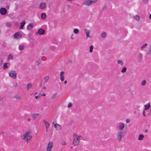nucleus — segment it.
<instances>
[{"instance_id":"obj_1","label":"nucleus","mask_w":151,"mask_h":151,"mask_svg":"<svg viewBox=\"0 0 151 151\" xmlns=\"http://www.w3.org/2000/svg\"><path fill=\"white\" fill-rule=\"evenodd\" d=\"M31 133V131L30 130L25 132L23 135L21 136L22 139L23 140L26 139V142L27 143L32 138V136L29 135Z\"/></svg>"},{"instance_id":"obj_2","label":"nucleus","mask_w":151,"mask_h":151,"mask_svg":"<svg viewBox=\"0 0 151 151\" xmlns=\"http://www.w3.org/2000/svg\"><path fill=\"white\" fill-rule=\"evenodd\" d=\"M126 132H123V131L118 130L116 132V137L117 140L119 142L122 140V138L124 137L125 134Z\"/></svg>"},{"instance_id":"obj_3","label":"nucleus","mask_w":151,"mask_h":151,"mask_svg":"<svg viewBox=\"0 0 151 151\" xmlns=\"http://www.w3.org/2000/svg\"><path fill=\"white\" fill-rule=\"evenodd\" d=\"M73 143L75 146L78 145L80 141V138L81 137V136H78L76 134L73 135Z\"/></svg>"},{"instance_id":"obj_4","label":"nucleus","mask_w":151,"mask_h":151,"mask_svg":"<svg viewBox=\"0 0 151 151\" xmlns=\"http://www.w3.org/2000/svg\"><path fill=\"white\" fill-rule=\"evenodd\" d=\"M97 1V0H87L85 1L84 3L83 4L84 5L89 6H90L91 4L95 3Z\"/></svg>"},{"instance_id":"obj_5","label":"nucleus","mask_w":151,"mask_h":151,"mask_svg":"<svg viewBox=\"0 0 151 151\" xmlns=\"http://www.w3.org/2000/svg\"><path fill=\"white\" fill-rule=\"evenodd\" d=\"M10 77L14 79H15L17 77V73L16 72L13 70H12L9 71V73Z\"/></svg>"},{"instance_id":"obj_6","label":"nucleus","mask_w":151,"mask_h":151,"mask_svg":"<svg viewBox=\"0 0 151 151\" xmlns=\"http://www.w3.org/2000/svg\"><path fill=\"white\" fill-rule=\"evenodd\" d=\"M53 146V143L52 142H50L47 145V147L46 149L47 151H51L52 149Z\"/></svg>"},{"instance_id":"obj_7","label":"nucleus","mask_w":151,"mask_h":151,"mask_svg":"<svg viewBox=\"0 0 151 151\" xmlns=\"http://www.w3.org/2000/svg\"><path fill=\"white\" fill-rule=\"evenodd\" d=\"M7 12V10L5 8H2L0 9V13L2 15L6 14Z\"/></svg>"},{"instance_id":"obj_8","label":"nucleus","mask_w":151,"mask_h":151,"mask_svg":"<svg viewBox=\"0 0 151 151\" xmlns=\"http://www.w3.org/2000/svg\"><path fill=\"white\" fill-rule=\"evenodd\" d=\"M65 74V72L64 71H61L60 73V78L61 81H64V75Z\"/></svg>"},{"instance_id":"obj_9","label":"nucleus","mask_w":151,"mask_h":151,"mask_svg":"<svg viewBox=\"0 0 151 151\" xmlns=\"http://www.w3.org/2000/svg\"><path fill=\"white\" fill-rule=\"evenodd\" d=\"M124 127V124L123 123H120L119 126V131H122Z\"/></svg>"},{"instance_id":"obj_10","label":"nucleus","mask_w":151,"mask_h":151,"mask_svg":"<svg viewBox=\"0 0 151 151\" xmlns=\"http://www.w3.org/2000/svg\"><path fill=\"white\" fill-rule=\"evenodd\" d=\"M14 36L15 38L19 39L21 37L22 35L20 32H17L15 33Z\"/></svg>"},{"instance_id":"obj_11","label":"nucleus","mask_w":151,"mask_h":151,"mask_svg":"<svg viewBox=\"0 0 151 151\" xmlns=\"http://www.w3.org/2000/svg\"><path fill=\"white\" fill-rule=\"evenodd\" d=\"M45 33V31L42 29L40 28L38 29L37 33L40 35L44 34Z\"/></svg>"},{"instance_id":"obj_12","label":"nucleus","mask_w":151,"mask_h":151,"mask_svg":"<svg viewBox=\"0 0 151 151\" xmlns=\"http://www.w3.org/2000/svg\"><path fill=\"white\" fill-rule=\"evenodd\" d=\"M40 114H31V116L34 120H35L38 116H39Z\"/></svg>"},{"instance_id":"obj_13","label":"nucleus","mask_w":151,"mask_h":151,"mask_svg":"<svg viewBox=\"0 0 151 151\" xmlns=\"http://www.w3.org/2000/svg\"><path fill=\"white\" fill-rule=\"evenodd\" d=\"M46 6V4L45 3H42L40 4L39 8L41 9H43L45 8Z\"/></svg>"},{"instance_id":"obj_14","label":"nucleus","mask_w":151,"mask_h":151,"mask_svg":"<svg viewBox=\"0 0 151 151\" xmlns=\"http://www.w3.org/2000/svg\"><path fill=\"white\" fill-rule=\"evenodd\" d=\"M144 110H147L149 109L150 107V103H148L147 104L144 105Z\"/></svg>"},{"instance_id":"obj_15","label":"nucleus","mask_w":151,"mask_h":151,"mask_svg":"<svg viewBox=\"0 0 151 151\" xmlns=\"http://www.w3.org/2000/svg\"><path fill=\"white\" fill-rule=\"evenodd\" d=\"M84 31L85 32V33H86L87 38L90 37V36H89V34H90V31L88 29H84Z\"/></svg>"},{"instance_id":"obj_16","label":"nucleus","mask_w":151,"mask_h":151,"mask_svg":"<svg viewBox=\"0 0 151 151\" xmlns=\"http://www.w3.org/2000/svg\"><path fill=\"white\" fill-rule=\"evenodd\" d=\"M25 24V20L22 21V22L21 23V25L19 27L20 29H23L24 25Z\"/></svg>"},{"instance_id":"obj_17","label":"nucleus","mask_w":151,"mask_h":151,"mask_svg":"<svg viewBox=\"0 0 151 151\" xmlns=\"http://www.w3.org/2000/svg\"><path fill=\"white\" fill-rule=\"evenodd\" d=\"M57 93H55L52 95L51 96V99L52 100H54L56 97L57 95Z\"/></svg>"},{"instance_id":"obj_18","label":"nucleus","mask_w":151,"mask_h":151,"mask_svg":"<svg viewBox=\"0 0 151 151\" xmlns=\"http://www.w3.org/2000/svg\"><path fill=\"white\" fill-rule=\"evenodd\" d=\"M33 27V25L32 24H29L27 27V29L28 30H30Z\"/></svg>"},{"instance_id":"obj_19","label":"nucleus","mask_w":151,"mask_h":151,"mask_svg":"<svg viewBox=\"0 0 151 151\" xmlns=\"http://www.w3.org/2000/svg\"><path fill=\"white\" fill-rule=\"evenodd\" d=\"M144 136L142 134H140L139 136L138 139L139 140H142L143 139Z\"/></svg>"},{"instance_id":"obj_20","label":"nucleus","mask_w":151,"mask_h":151,"mask_svg":"<svg viewBox=\"0 0 151 151\" xmlns=\"http://www.w3.org/2000/svg\"><path fill=\"white\" fill-rule=\"evenodd\" d=\"M133 17L134 19H135L137 21H139L140 20V17L139 15H136V16H134Z\"/></svg>"},{"instance_id":"obj_21","label":"nucleus","mask_w":151,"mask_h":151,"mask_svg":"<svg viewBox=\"0 0 151 151\" xmlns=\"http://www.w3.org/2000/svg\"><path fill=\"white\" fill-rule=\"evenodd\" d=\"M49 77L48 76H46L44 78V84H45V83H46L47 82V81L49 79Z\"/></svg>"},{"instance_id":"obj_22","label":"nucleus","mask_w":151,"mask_h":151,"mask_svg":"<svg viewBox=\"0 0 151 151\" xmlns=\"http://www.w3.org/2000/svg\"><path fill=\"white\" fill-rule=\"evenodd\" d=\"M137 58L139 60L141 61L142 58V56L141 53H140L137 56Z\"/></svg>"},{"instance_id":"obj_23","label":"nucleus","mask_w":151,"mask_h":151,"mask_svg":"<svg viewBox=\"0 0 151 151\" xmlns=\"http://www.w3.org/2000/svg\"><path fill=\"white\" fill-rule=\"evenodd\" d=\"M146 53L147 55H151V46H150L148 50L147 51Z\"/></svg>"},{"instance_id":"obj_24","label":"nucleus","mask_w":151,"mask_h":151,"mask_svg":"<svg viewBox=\"0 0 151 151\" xmlns=\"http://www.w3.org/2000/svg\"><path fill=\"white\" fill-rule=\"evenodd\" d=\"M8 60H13V56L12 55V54H10L8 56Z\"/></svg>"},{"instance_id":"obj_25","label":"nucleus","mask_w":151,"mask_h":151,"mask_svg":"<svg viewBox=\"0 0 151 151\" xmlns=\"http://www.w3.org/2000/svg\"><path fill=\"white\" fill-rule=\"evenodd\" d=\"M24 46L22 45H20L19 46V49L20 50H22L24 49Z\"/></svg>"},{"instance_id":"obj_26","label":"nucleus","mask_w":151,"mask_h":151,"mask_svg":"<svg viewBox=\"0 0 151 151\" xmlns=\"http://www.w3.org/2000/svg\"><path fill=\"white\" fill-rule=\"evenodd\" d=\"M46 14L45 13H42L41 14V17L42 19H45L46 17Z\"/></svg>"},{"instance_id":"obj_27","label":"nucleus","mask_w":151,"mask_h":151,"mask_svg":"<svg viewBox=\"0 0 151 151\" xmlns=\"http://www.w3.org/2000/svg\"><path fill=\"white\" fill-rule=\"evenodd\" d=\"M101 36L103 38H105L106 36V34L105 32H103L101 34Z\"/></svg>"},{"instance_id":"obj_28","label":"nucleus","mask_w":151,"mask_h":151,"mask_svg":"<svg viewBox=\"0 0 151 151\" xmlns=\"http://www.w3.org/2000/svg\"><path fill=\"white\" fill-rule=\"evenodd\" d=\"M117 63L118 64L120 65H121L122 66L123 65V63L122 61L121 60H118L117 61Z\"/></svg>"},{"instance_id":"obj_29","label":"nucleus","mask_w":151,"mask_h":151,"mask_svg":"<svg viewBox=\"0 0 151 151\" xmlns=\"http://www.w3.org/2000/svg\"><path fill=\"white\" fill-rule=\"evenodd\" d=\"M32 84L31 83H29L27 85V90H28L29 88H31L32 87Z\"/></svg>"},{"instance_id":"obj_30","label":"nucleus","mask_w":151,"mask_h":151,"mask_svg":"<svg viewBox=\"0 0 151 151\" xmlns=\"http://www.w3.org/2000/svg\"><path fill=\"white\" fill-rule=\"evenodd\" d=\"M146 81L145 80H143L141 82V85L142 86H144L146 85Z\"/></svg>"},{"instance_id":"obj_31","label":"nucleus","mask_w":151,"mask_h":151,"mask_svg":"<svg viewBox=\"0 0 151 151\" xmlns=\"http://www.w3.org/2000/svg\"><path fill=\"white\" fill-rule=\"evenodd\" d=\"M6 26L8 27H10L12 26V23L10 22H7L6 24Z\"/></svg>"},{"instance_id":"obj_32","label":"nucleus","mask_w":151,"mask_h":151,"mask_svg":"<svg viewBox=\"0 0 151 151\" xmlns=\"http://www.w3.org/2000/svg\"><path fill=\"white\" fill-rule=\"evenodd\" d=\"M8 63H4L3 65V68L4 69H5L6 68H8V66L7 65Z\"/></svg>"},{"instance_id":"obj_33","label":"nucleus","mask_w":151,"mask_h":151,"mask_svg":"<svg viewBox=\"0 0 151 151\" xmlns=\"http://www.w3.org/2000/svg\"><path fill=\"white\" fill-rule=\"evenodd\" d=\"M127 68L125 67H123L122 69L121 70V72L122 73H124L126 72L127 70Z\"/></svg>"},{"instance_id":"obj_34","label":"nucleus","mask_w":151,"mask_h":151,"mask_svg":"<svg viewBox=\"0 0 151 151\" xmlns=\"http://www.w3.org/2000/svg\"><path fill=\"white\" fill-rule=\"evenodd\" d=\"M73 32L75 34H77L79 32V30L77 29H75L73 30Z\"/></svg>"},{"instance_id":"obj_35","label":"nucleus","mask_w":151,"mask_h":151,"mask_svg":"<svg viewBox=\"0 0 151 151\" xmlns=\"http://www.w3.org/2000/svg\"><path fill=\"white\" fill-rule=\"evenodd\" d=\"M147 44L146 43H145L141 47V50L143 49L144 48H145L147 46Z\"/></svg>"},{"instance_id":"obj_36","label":"nucleus","mask_w":151,"mask_h":151,"mask_svg":"<svg viewBox=\"0 0 151 151\" xmlns=\"http://www.w3.org/2000/svg\"><path fill=\"white\" fill-rule=\"evenodd\" d=\"M57 126H58L56 128V130L58 131H60V130H61V128L60 126L58 124Z\"/></svg>"},{"instance_id":"obj_37","label":"nucleus","mask_w":151,"mask_h":151,"mask_svg":"<svg viewBox=\"0 0 151 151\" xmlns=\"http://www.w3.org/2000/svg\"><path fill=\"white\" fill-rule=\"evenodd\" d=\"M93 47L92 45H91L89 47V52L91 53L92 52L93 50Z\"/></svg>"},{"instance_id":"obj_38","label":"nucleus","mask_w":151,"mask_h":151,"mask_svg":"<svg viewBox=\"0 0 151 151\" xmlns=\"http://www.w3.org/2000/svg\"><path fill=\"white\" fill-rule=\"evenodd\" d=\"M41 63V60H40L37 61L35 62V65L37 66H38L40 63Z\"/></svg>"},{"instance_id":"obj_39","label":"nucleus","mask_w":151,"mask_h":151,"mask_svg":"<svg viewBox=\"0 0 151 151\" xmlns=\"http://www.w3.org/2000/svg\"><path fill=\"white\" fill-rule=\"evenodd\" d=\"M45 126L46 128H49V127L50 126V123L48 122L46 124H45Z\"/></svg>"},{"instance_id":"obj_40","label":"nucleus","mask_w":151,"mask_h":151,"mask_svg":"<svg viewBox=\"0 0 151 151\" xmlns=\"http://www.w3.org/2000/svg\"><path fill=\"white\" fill-rule=\"evenodd\" d=\"M14 97L15 98H16L17 99H19V100H20L21 99V97L20 96H18V95L15 96Z\"/></svg>"},{"instance_id":"obj_41","label":"nucleus","mask_w":151,"mask_h":151,"mask_svg":"<svg viewBox=\"0 0 151 151\" xmlns=\"http://www.w3.org/2000/svg\"><path fill=\"white\" fill-rule=\"evenodd\" d=\"M61 143L62 145H65L66 144V142L64 141H61Z\"/></svg>"},{"instance_id":"obj_42","label":"nucleus","mask_w":151,"mask_h":151,"mask_svg":"<svg viewBox=\"0 0 151 151\" xmlns=\"http://www.w3.org/2000/svg\"><path fill=\"white\" fill-rule=\"evenodd\" d=\"M72 104L71 103H69L68 105V107L70 108L72 107Z\"/></svg>"},{"instance_id":"obj_43","label":"nucleus","mask_w":151,"mask_h":151,"mask_svg":"<svg viewBox=\"0 0 151 151\" xmlns=\"http://www.w3.org/2000/svg\"><path fill=\"white\" fill-rule=\"evenodd\" d=\"M43 122L45 124H46L47 123H48V122H47L46 120L45 119H43Z\"/></svg>"},{"instance_id":"obj_44","label":"nucleus","mask_w":151,"mask_h":151,"mask_svg":"<svg viewBox=\"0 0 151 151\" xmlns=\"http://www.w3.org/2000/svg\"><path fill=\"white\" fill-rule=\"evenodd\" d=\"M126 122L127 123H129L130 122V120L129 119H127L126 120Z\"/></svg>"},{"instance_id":"obj_45","label":"nucleus","mask_w":151,"mask_h":151,"mask_svg":"<svg viewBox=\"0 0 151 151\" xmlns=\"http://www.w3.org/2000/svg\"><path fill=\"white\" fill-rule=\"evenodd\" d=\"M3 60H0V66H1L3 64Z\"/></svg>"},{"instance_id":"obj_46","label":"nucleus","mask_w":151,"mask_h":151,"mask_svg":"<svg viewBox=\"0 0 151 151\" xmlns=\"http://www.w3.org/2000/svg\"><path fill=\"white\" fill-rule=\"evenodd\" d=\"M58 124H54V127L55 128H57V125H58Z\"/></svg>"},{"instance_id":"obj_47","label":"nucleus","mask_w":151,"mask_h":151,"mask_svg":"<svg viewBox=\"0 0 151 151\" xmlns=\"http://www.w3.org/2000/svg\"><path fill=\"white\" fill-rule=\"evenodd\" d=\"M148 1V0H143V2L145 3H146Z\"/></svg>"},{"instance_id":"obj_48","label":"nucleus","mask_w":151,"mask_h":151,"mask_svg":"<svg viewBox=\"0 0 151 151\" xmlns=\"http://www.w3.org/2000/svg\"><path fill=\"white\" fill-rule=\"evenodd\" d=\"M145 110H144V111H143V116H145Z\"/></svg>"},{"instance_id":"obj_49","label":"nucleus","mask_w":151,"mask_h":151,"mask_svg":"<svg viewBox=\"0 0 151 151\" xmlns=\"http://www.w3.org/2000/svg\"><path fill=\"white\" fill-rule=\"evenodd\" d=\"M73 34L71 35V37H70V38L72 40H73Z\"/></svg>"},{"instance_id":"obj_50","label":"nucleus","mask_w":151,"mask_h":151,"mask_svg":"<svg viewBox=\"0 0 151 151\" xmlns=\"http://www.w3.org/2000/svg\"><path fill=\"white\" fill-rule=\"evenodd\" d=\"M72 61L71 60H68V63H72Z\"/></svg>"},{"instance_id":"obj_51","label":"nucleus","mask_w":151,"mask_h":151,"mask_svg":"<svg viewBox=\"0 0 151 151\" xmlns=\"http://www.w3.org/2000/svg\"><path fill=\"white\" fill-rule=\"evenodd\" d=\"M46 88H47L45 86H43L42 87V89H46Z\"/></svg>"},{"instance_id":"obj_52","label":"nucleus","mask_w":151,"mask_h":151,"mask_svg":"<svg viewBox=\"0 0 151 151\" xmlns=\"http://www.w3.org/2000/svg\"><path fill=\"white\" fill-rule=\"evenodd\" d=\"M40 97V96H35V98L36 99H37L38 98H39Z\"/></svg>"},{"instance_id":"obj_53","label":"nucleus","mask_w":151,"mask_h":151,"mask_svg":"<svg viewBox=\"0 0 151 151\" xmlns=\"http://www.w3.org/2000/svg\"><path fill=\"white\" fill-rule=\"evenodd\" d=\"M49 128H46V132H48V129Z\"/></svg>"},{"instance_id":"obj_54","label":"nucleus","mask_w":151,"mask_h":151,"mask_svg":"<svg viewBox=\"0 0 151 151\" xmlns=\"http://www.w3.org/2000/svg\"><path fill=\"white\" fill-rule=\"evenodd\" d=\"M147 131H148V130L147 129H145V133H147Z\"/></svg>"},{"instance_id":"obj_55","label":"nucleus","mask_w":151,"mask_h":151,"mask_svg":"<svg viewBox=\"0 0 151 151\" xmlns=\"http://www.w3.org/2000/svg\"><path fill=\"white\" fill-rule=\"evenodd\" d=\"M3 45L5 47L6 46V44L5 43H3Z\"/></svg>"},{"instance_id":"obj_56","label":"nucleus","mask_w":151,"mask_h":151,"mask_svg":"<svg viewBox=\"0 0 151 151\" xmlns=\"http://www.w3.org/2000/svg\"><path fill=\"white\" fill-rule=\"evenodd\" d=\"M17 84H18V83H16V85H15V86H14L16 87H17L18 86Z\"/></svg>"},{"instance_id":"obj_57","label":"nucleus","mask_w":151,"mask_h":151,"mask_svg":"<svg viewBox=\"0 0 151 151\" xmlns=\"http://www.w3.org/2000/svg\"><path fill=\"white\" fill-rule=\"evenodd\" d=\"M46 95V94H45V93H43L42 94V96H45Z\"/></svg>"},{"instance_id":"obj_58","label":"nucleus","mask_w":151,"mask_h":151,"mask_svg":"<svg viewBox=\"0 0 151 151\" xmlns=\"http://www.w3.org/2000/svg\"><path fill=\"white\" fill-rule=\"evenodd\" d=\"M9 6H6V7L7 9H9Z\"/></svg>"},{"instance_id":"obj_59","label":"nucleus","mask_w":151,"mask_h":151,"mask_svg":"<svg viewBox=\"0 0 151 151\" xmlns=\"http://www.w3.org/2000/svg\"><path fill=\"white\" fill-rule=\"evenodd\" d=\"M67 83V81H64V84H66V83Z\"/></svg>"},{"instance_id":"obj_60","label":"nucleus","mask_w":151,"mask_h":151,"mask_svg":"<svg viewBox=\"0 0 151 151\" xmlns=\"http://www.w3.org/2000/svg\"><path fill=\"white\" fill-rule=\"evenodd\" d=\"M149 18L151 19V14L150 15Z\"/></svg>"},{"instance_id":"obj_61","label":"nucleus","mask_w":151,"mask_h":151,"mask_svg":"<svg viewBox=\"0 0 151 151\" xmlns=\"http://www.w3.org/2000/svg\"><path fill=\"white\" fill-rule=\"evenodd\" d=\"M27 120H28V121H30L31 119H30V118H28V119H27Z\"/></svg>"},{"instance_id":"obj_62","label":"nucleus","mask_w":151,"mask_h":151,"mask_svg":"<svg viewBox=\"0 0 151 151\" xmlns=\"http://www.w3.org/2000/svg\"><path fill=\"white\" fill-rule=\"evenodd\" d=\"M1 133H2V134H4V132H1Z\"/></svg>"},{"instance_id":"obj_63","label":"nucleus","mask_w":151,"mask_h":151,"mask_svg":"<svg viewBox=\"0 0 151 151\" xmlns=\"http://www.w3.org/2000/svg\"><path fill=\"white\" fill-rule=\"evenodd\" d=\"M70 148H71V149H72L73 148V147H70Z\"/></svg>"},{"instance_id":"obj_64","label":"nucleus","mask_w":151,"mask_h":151,"mask_svg":"<svg viewBox=\"0 0 151 151\" xmlns=\"http://www.w3.org/2000/svg\"><path fill=\"white\" fill-rule=\"evenodd\" d=\"M42 86L41 84H40V86Z\"/></svg>"}]
</instances>
